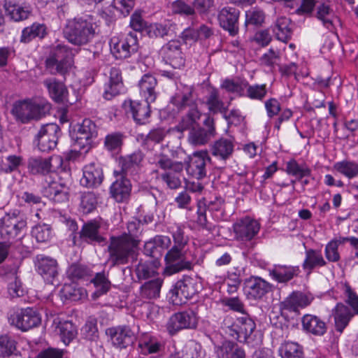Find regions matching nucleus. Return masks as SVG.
<instances>
[{"label":"nucleus","mask_w":358,"mask_h":358,"mask_svg":"<svg viewBox=\"0 0 358 358\" xmlns=\"http://www.w3.org/2000/svg\"><path fill=\"white\" fill-rule=\"evenodd\" d=\"M173 245L166 252L164 256L166 262L165 273L169 275L181 272L191 271L194 267L193 259L187 257L185 247L188 238L185 236L183 229L176 226L172 231Z\"/></svg>","instance_id":"nucleus-1"},{"label":"nucleus","mask_w":358,"mask_h":358,"mask_svg":"<svg viewBox=\"0 0 358 358\" xmlns=\"http://www.w3.org/2000/svg\"><path fill=\"white\" fill-rule=\"evenodd\" d=\"M94 25L92 15L76 17L67 23L64 34L71 43L83 45L89 43L94 36Z\"/></svg>","instance_id":"nucleus-2"},{"label":"nucleus","mask_w":358,"mask_h":358,"mask_svg":"<svg viewBox=\"0 0 358 358\" xmlns=\"http://www.w3.org/2000/svg\"><path fill=\"white\" fill-rule=\"evenodd\" d=\"M136 242L125 236H111L108 245V262L110 266L124 265L130 259H136L137 255Z\"/></svg>","instance_id":"nucleus-3"},{"label":"nucleus","mask_w":358,"mask_h":358,"mask_svg":"<svg viewBox=\"0 0 358 358\" xmlns=\"http://www.w3.org/2000/svg\"><path fill=\"white\" fill-rule=\"evenodd\" d=\"M26 226L27 222L16 213H7L0 219V238L5 241L0 242V264L8 255L10 245L8 241L14 238Z\"/></svg>","instance_id":"nucleus-4"},{"label":"nucleus","mask_w":358,"mask_h":358,"mask_svg":"<svg viewBox=\"0 0 358 358\" xmlns=\"http://www.w3.org/2000/svg\"><path fill=\"white\" fill-rule=\"evenodd\" d=\"M50 104L41 100H24L13 105L12 113L17 120L25 123L31 119H39L50 110Z\"/></svg>","instance_id":"nucleus-5"},{"label":"nucleus","mask_w":358,"mask_h":358,"mask_svg":"<svg viewBox=\"0 0 358 358\" xmlns=\"http://www.w3.org/2000/svg\"><path fill=\"white\" fill-rule=\"evenodd\" d=\"M155 164L157 166L164 170L160 175V179L169 189H175L181 186L184 169L182 162H173L166 155H159Z\"/></svg>","instance_id":"nucleus-6"},{"label":"nucleus","mask_w":358,"mask_h":358,"mask_svg":"<svg viewBox=\"0 0 358 358\" xmlns=\"http://www.w3.org/2000/svg\"><path fill=\"white\" fill-rule=\"evenodd\" d=\"M226 334L240 342H245L255 329V322L248 314L237 317L235 321L231 317H226L223 322Z\"/></svg>","instance_id":"nucleus-7"},{"label":"nucleus","mask_w":358,"mask_h":358,"mask_svg":"<svg viewBox=\"0 0 358 358\" xmlns=\"http://www.w3.org/2000/svg\"><path fill=\"white\" fill-rule=\"evenodd\" d=\"M72 66V52L66 45H58L45 60V66L52 74L65 75Z\"/></svg>","instance_id":"nucleus-8"},{"label":"nucleus","mask_w":358,"mask_h":358,"mask_svg":"<svg viewBox=\"0 0 358 358\" xmlns=\"http://www.w3.org/2000/svg\"><path fill=\"white\" fill-rule=\"evenodd\" d=\"M138 49V37L136 34L129 32L121 40L112 39L110 51L116 59H126L137 52Z\"/></svg>","instance_id":"nucleus-9"},{"label":"nucleus","mask_w":358,"mask_h":358,"mask_svg":"<svg viewBox=\"0 0 358 358\" xmlns=\"http://www.w3.org/2000/svg\"><path fill=\"white\" fill-rule=\"evenodd\" d=\"M60 128L57 124L50 123L43 125L36 136V142L41 152L53 150L57 143Z\"/></svg>","instance_id":"nucleus-10"},{"label":"nucleus","mask_w":358,"mask_h":358,"mask_svg":"<svg viewBox=\"0 0 358 358\" xmlns=\"http://www.w3.org/2000/svg\"><path fill=\"white\" fill-rule=\"evenodd\" d=\"M195 283L192 278L187 277L178 280L170 291V301L176 306L185 303L196 293Z\"/></svg>","instance_id":"nucleus-11"},{"label":"nucleus","mask_w":358,"mask_h":358,"mask_svg":"<svg viewBox=\"0 0 358 358\" xmlns=\"http://www.w3.org/2000/svg\"><path fill=\"white\" fill-rule=\"evenodd\" d=\"M9 321L10 324L26 331L38 326L41 323V318L35 310L27 308L11 315Z\"/></svg>","instance_id":"nucleus-12"},{"label":"nucleus","mask_w":358,"mask_h":358,"mask_svg":"<svg viewBox=\"0 0 358 358\" xmlns=\"http://www.w3.org/2000/svg\"><path fill=\"white\" fill-rule=\"evenodd\" d=\"M196 324L195 313L187 310L173 314L166 324V329L170 334L173 335L183 329L194 328Z\"/></svg>","instance_id":"nucleus-13"},{"label":"nucleus","mask_w":358,"mask_h":358,"mask_svg":"<svg viewBox=\"0 0 358 358\" xmlns=\"http://www.w3.org/2000/svg\"><path fill=\"white\" fill-rule=\"evenodd\" d=\"M160 55L163 60L174 69H180L185 64V58L178 41L172 40L163 45Z\"/></svg>","instance_id":"nucleus-14"},{"label":"nucleus","mask_w":358,"mask_h":358,"mask_svg":"<svg viewBox=\"0 0 358 358\" xmlns=\"http://www.w3.org/2000/svg\"><path fill=\"white\" fill-rule=\"evenodd\" d=\"M79 238L88 244L103 245L106 239L101 233V223L96 220H91L85 222L79 231Z\"/></svg>","instance_id":"nucleus-15"},{"label":"nucleus","mask_w":358,"mask_h":358,"mask_svg":"<svg viewBox=\"0 0 358 358\" xmlns=\"http://www.w3.org/2000/svg\"><path fill=\"white\" fill-rule=\"evenodd\" d=\"M205 128H192L189 133L188 141L193 145H202L207 143L215 134L214 120L207 116L203 122Z\"/></svg>","instance_id":"nucleus-16"},{"label":"nucleus","mask_w":358,"mask_h":358,"mask_svg":"<svg viewBox=\"0 0 358 358\" xmlns=\"http://www.w3.org/2000/svg\"><path fill=\"white\" fill-rule=\"evenodd\" d=\"M240 11L234 7H224L218 14V21L221 27L229 31L231 36L238 32V18Z\"/></svg>","instance_id":"nucleus-17"},{"label":"nucleus","mask_w":358,"mask_h":358,"mask_svg":"<svg viewBox=\"0 0 358 358\" xmlns=\"http://www.w3.org/2000/svg\"><path fill=\"white\" fill-rule=\"evenodd\" d=\"M75 141L80 148L90 147L92 139L97 136V129L96 124L90 119H85L83 122L78 125L76 132Z\"/></svg>","instance_id":"nucleus-18"},{"label":"nucleus","mask_w":358,"mask_h":358,"mask_svg":"<svg viewBox=\"0 0 358 358\" xmlns=\"http://www.w3.org/2000/svg\"><path fill=\"white\" fill-rule=\"evenodd\" d=\"M245 292L248 299H259L271 290L270 283L259 277H250L245 280Z\"/></svg>","instance_id":"nucleus-19"},{"label":"nucleus","mask_w":358,"mask_h":358,"mask_svg":"<svg viewBox=\"0 0 358 358\" xmlns=\"http://www.w3.org/2000/svg\"><path fill=\"white\" fill-rule=\"evenodd\" d=\"M259 224L255 220L246 217L234 224V231L236 239L250 241L259 232Z\"/></svg>","instance_id":"nucleus-20"},{"label":"nucleus","mask_w":358,"mask_h":358,"mask_svg":"<svg viewBox=\"0 0 358 358\" xmlns=\"http://www.w3.org/2000/svg\"><path fill=\"white\" fill-rule=\"evenodd\" d=\"M210 162L206 151L195 152L190 158L187 167V172L196 179H202L206 176V164Z\"/></svg>","instance_id":"nucleus-21"},{"label":"nucleus","mask_w":358,"mask_h":358,"mask_svg":"<svg viewBox=\"0 0 358 358\" xmlns=\"http://www.w3.org/2000/svg\"><path fill=\"white\" fill-rule=\"evenodd\" d=\"M106 334L110 336L113 344L120 349L131 346L135 341L134 334L128 327L110 328Z\"/></svg>","instance_id":"nucleus-22"},{"label":"nucleus","mask_w":358,"mask_h":358,"mask_svg":"<svg viewBox=\"0 0 358 358\" xmlns=\"http://www.w3.org/2000/svg\"><path fill=\"white\" fill-rule=\"evenodd\" d=\"M116 180L110 186V194L117 202H122L127 199L131 190L130 180L120 174L118 171H114Z\"/></svg>","instance_id":"nucleus-23"},{"label":"nucleus","mask_w":358,"mask_h":358,"mask_svg":"<svg viewBox=\"0 0 358 358\" xmlns=\"http://www.w3.org/2000/svg\"><path fill=\"white\" fill-rule=\"evenodd\" d=\"M312 299L301 292H293L280 303L282 310L299 314L301 308L310 304Z\"/></svg>","instance_id":"nucleus-24"},{"label":"nucleus","mask_w":358,"mask_h":358,"mask_svg":"<svg viewBox=\"0 0 358 358\" xmlns=\"http://www.w3.org/2000/svg\"><path fill=\"white\" fill-rule=\"evenodd\" d=\"M143 157L141 150H136L131 155L120 157L119 164L121 169L118 172L125 177L135 175L140 168Z\"/></svg>","instance_id":"nucleus-25"},{"label":"nucleus","mask_w":358,"mask_h":358,"mask_svg":"<svg viewBox=\"0 0 358 358\" xmlns=\"http://www.w3.org/2000/svg\"><path fill=\"white\" fill-rule=\"evenodd\" d=\"M43 195L55 203H62L69 201V187L64 183L51 181L45 186L43 190Z\"/></svg>","instance_id":"nucleus-26"},{"label":"nucleus","mask_w":358,"mask_h":358,"mask_svg":"<svg viewBox=\"0 0 358 358\" xmlns=\"http://www.w3.org/2000/svg\"><path fill=\"white\" fill-rule=\"evenodd\" d=\"M38 273L48 283L54 284V280L58 275L57 262L55 259L42 257L38 259L36 264Z\"/></svg>","instance_id":"nucleus-27"},{"label":"nucleus","mask_w":358,"mask_h":358,"mask_svg":"<svg viewBox=\"0 0 358 358\" xmlns=\"http://www.w3.org/2000/svg\"><path fill=\"white\" fill-rule=\"evenodd\" d=\"M152 102H148L145 99L142 101H125L124 105L129 106V110L131 113L134 120L138 124L146 123L150 115V104Z\"/></svg>","instance_id":"nucleus-28"},{"label":"nucleus","mask_w":358,"mask_h":358,"mask_svg":"<svg viewBox=\"0 0 358 358\" xmlns=\"http://www.w3.org/2000/svg\"><path fill=\"white\" fill-rule=\"evenodd\" d=\"M103 178L102 169L94 164L87 165L83 169V176L80 179L81 185L90 188L101 185Z\"/></svg>","instance_id":"nucleus-29"},{"label":"nucleus","mask_w":358,"mask_h":358,"mask_svg":"<svg viewBox=\"0 0 358 358\" xmlns=\"http://www.w3.org/2000/svg\"><path fill=\"white\" fill-rule=\"evenodd\" d=\"M121 71L116 67H112L110 70L108 83L105 85L103 97L110 100L117 95L122 89Z\"/></svg>","instance_id":"nucleus-30"},{"label":"nucleus","mask_w":358,"mask_h":358,"mask_svg":"<svg viewBox=\"0 0 358 358\" xmlns=\"http://www.w3.org/2000/svg\"><path fill=\"white\" fill-rule=\"evenodd\" d=\"M51 98L57 103L64 102L67 97L68 90L62 82L55 78H46L43 81Z\"/></svg>","instance_id":"nucleus-31"},{"label":"nucleus","mask_w":358,"mask_h":358,"mask_svg":"<svg viewBox=\"0 0 358 358\" xmlns=\"http://www.w3.org/2000/svg\"><path fill=\"white\" fill-rule=\"evenodd\" d=\"M299 271L298 266L286 265H275L269 270V275L279 283H286L297 275Z\"/></svg>","instance_id":"nucleus-32"},{"label":"nucleus","mask_w":358,"mask_h":358,"mask_svg":"<svg viewBox=\"0 0 358 358\" xmlns=\"http://www.w3.org/2000/svg\"><path fill=\"white\" fill-rule=\"evenodd\" d=\"M157 82L156 78L150 74H145L139 81L141 95L148 102H154L156 100L157 93L156 87Z\"/></svg>","instance_id":"nucleus-33"},{"label":"nucleus","mask_w":358,"mask_h":358,"mask_svg":"<svg viewBox=\"0 0 358 358\" xmlns=\"http://www.w3.org/2000/svg\"><path fill=\"white\" fill-rule=\"evenodd\" d=\"M234 150V142L230 139L224 138H221L215 141L210 148L212 155L224 161L227 160L232 155Z\"/></svg>","instance_id":"nucleus-34"},{"label":"nucleus","mask_w":358,"mask_h":358,"mask_svg":"<svg viewBox=\"0 0 358 358\" xmlns=\"http://www.w3.org/2000/svg\"><path fill=\"white\" fill-rule=\"evenodd\" d=\"M159 262L157 259L140 261L135 268V273L138 280H147L155 277L157 273Z\"/></svg>","instance_id":"nucleus-35"},{"label":"nucleus","mask_w":358,"mask_h":358,"mask_svg":"<svg viewBox=\"0 0 358 358\" xmlns=\"http://www.w3.org/2000/svg\"><path fill=\"white\" fill-rule=\"evenodd\" d=\"M303 329L316 336L323 335L327 330L325 323L318 317L313 315H305L302 317Z\"/></svg>","instance_id":"nucleus-36"},{"label":"nucleus","mask_w":358,"mask_h":358,"mask_svg":"<svg viewBox=\"0 0 358 358\" xmlns=\"http://www.w3.org/2000/svg\"><path fill=\"white\" fill-rule=\"evenodd\" d=\"M162 282V280L159 278L145 282L140 288V296L145 299L158 298Z\"/></svg>","instance_id":"nucleus-37"},{"label":"nucleus","mask_w":358,"mask_h":358,"mask_svg":"<svg viewBox=\"0 0 358 358\" xmlns=\"http://www.w3.org/2000/svg\"><path fill=\"white\" fill-rule=\"evenodd\" d=\"M201 114L194 106H192L188 112L182 117L181 120L176 127L177 131L183 132L187 129L195 128L194 125L200 119Z\"/></svg>","instance_id":"nucleus-38"},{"label":"nucleus","mask_w":358,"mask_h":358,"mask_svg":"<svg viewBox=\"0 0 358 358\" xmlns=\"http://www.w3.org/2000/svg\"><path fill=\"white\" fill-rule=\"evenodd\" d=\"M45 34L46 28L44 24L34 23L22 30L20 41L27 43L36 37L42 38Z\"/></svg>","instance_id":"nucleus-39"},{"label":"nucleus","mask_w":358,"mask_h":358,"mask_svg":"<svg viewBox=\"0 0 358 358\" xmlns=\"http://www.w3.org/2000/svg\"><path fill=\"white\" fill-rule=\"evenodd\" d=\"M326 264L320 252L310 249L306 251V259L303 263V268L310 272L315 267H321Z\"/></svg>","instance_id":"nucleus-40"},{"label":"nucleus","mask_w":358,"mask_h":358,"mask_svg":"<svg viewBox=\"0 0 358 358\" xmlns=\"http://www.w3.org/2000/svg\"><path fill=\"white\" fill-rule=\"evenodd\" d=\"M218 357H227L229 358H244L245 356L244 350L231 342H224L217 350Z\"/></svg>","instance_id":"nucleus-41"},{"label":"nucleus","mask_w":358,"mask_h":358,"mask_svg":"<svg viewBox=\"0 0 358 358\" xmlns=\"http://www.w3.org/2000/svg\"><path fill=\"white\" fill-rule=\"evenodd\" d=\"M350 317L351 313L348 307L338 303L335 308L334 313V320L337 330L341 332L348 324Z\"/></svg>","instance_id":"nucleus-42"},{"label":"nucleus","mask_w":358,"mask_h":358,"mask_svg":"<svg viewBox=\"0 0 358 358\" xmlns=\"http://www.w3.org/2000/svg\"><path fill=\"white\" fill-rule=\"evenodd\" d=\"M21 356L16 348V342L7 335L0 336V357Z\"/></svg>","instance_id":"nucleus-43"},{"label":"nucleus","mask_w":358,"mask_h":358,"mask_svg":"<svg viewBox=\"0 0 358 358\" xmlns=\"http://www.w3.org/2000/svg\"><path fill=\"white\" fill-rule=\"evenodd\" d=\"M289 19L285 17L278 18L273 28V32L278 40L286 42L290 38L291 29L289 27Z\"/></svg>","instance_id":"nucleus-44"},{"label":"nucleus","mask_w":358,"mask_h":358,"mask_svg":"<svg viewBox=\"0 0 358 358\" xmlns=\"http://www.w3.org/2000/svg\"><path fill=\"white\" fill-rule=\"evenodd\" d=\"M62 341L65 345H68L77 335V329L75 325L70 321L59 322L57 325Z\"/></svg>","instance_id":"nucleus-45"},{"label":"nucleus","mask_w":358,"mask_h":358,"mask_svg":"<svg viewBox=\"0 0 358 358\" xmlns=\"http://www.w3.org/2000/svg\"><path fill=\"white\" fill-rule=\"evenodd\" d=\"M28 169L33 174H45L50 171L51 164L48 159L31 158L29 160Z\"/></svg>","instance_id":"nucleus-46"},{"label":"nucleus","mask_w":358,"mask_h":358,"mask_svg":"<svg viewBox=\"0 0 358 358\" xmlns=\"http://www.w3.org/2000/svg\"><path fill=\"white\" fill-rule=\"evenodd\" d=\"M206 105L210 112L213 114L225 113L226 108L223 101L220 99V94L217 90H212L206 99Z\"/></svg>","instance_id":"nucleus-47"},{"label":"nucleus","mask_w":358,"mask_h":358,"mask_svg":"<svg viewBox=\"0 0 358 358\" xmlns=\"http://www.w3.org/2000/svg\"><path fill=\"white\" fill-rule=\"evenodd\" d=\"M334 169L350 179L358 176V164L351 161L338 162L334 165Z\"/></svg>","instance_id":"nucleus-48"},{"label":"nucleus","mask_w":358,"mask_h":358,"mask_svg":"<svg viewBox=\"0 0 358 358\" xmlns=\"http://www.w3.org/2000/svg\"><path fill=\"white\" fill-rule=\"evenodd\" d=\"M279 355L282 358H301L302 348L296 343L287 342L280 346Z\"/></svg>","instance_id":"nucleus-49"},{"label":"nucleus","mask_w":358,"mask_h":358,"mask_svg":"<svg viewBox=\"0 0 358 358\" xmlns=\"http://www.w3.org/2000/svg\"><path fill=\"white\" fill-rule=\"evenodd\" d=\"M317 17L327 29H331L333 27L334 11L329 5L322 3L317 6Z\"/></svg>","instance_id":"nucleus-50"},{"label":"nucleus","mask_w":358,"mask_h":358,"mask_svg":"<svg viewBox=\"0 0 358 358\" xmlns=\"http://www.w3.org/2000/svg\"><path fill=\"white\" fill-rule=\"evenodd\" d=\"M31 234L38 242H48L52 237V228L48 224H39L33 227Z\"/></svg>","instance_id":"nucleus-51"},{"label":"nucleus","mask_w":358,"mask_h":358,"mask_svg":"<svg viewBox=\"0 0 358 358\" xmlns=\"http://www.w3.org/2000/svg\"><path fill=\"white\" fill-rule=\"evenodd\" d=\"M22 164L23 159L21 156L11 155L5 158L0 169L2 171L10 173L17 171Z\"/></svg>","instance_id":"nucleus-52"},{"label":"nucleus","mask_w":358,"mask_h":358,"mask_svg":"<svg viewBox=\"0 0 358 358\" xmlns=\"http://www.w3.org/2000/svg\"><path fill=\"white\" fill-rule=\"evenodd\" d=\"M97 199L93 192H84L80 197V209L85 214L92 212L96 206Z\"/></svg>","instance_id":"nucleus-53"},{"label":"nucleus","mask_w":358,"mask_h":358,"mask_svg":"<svg viewBox=\"0 0 358 358\" xmlns=\"http://www.w3.org/2000/svg\"><path fill=\"white\" fill-rule=\"evenodd\" d=\"M6 10L10 17L15 22L27 19L31 13L29 8L19 5H8Z\"/></svg>","instance_id":"nucleus-54"},{"label":"nucleus","mask_w":358,"mask_h":358,"mask_svg":"<svg viewBox=\"0 0 358 358\" xmlns=\"http://www.w3.org/2000/svg\"><path fill=\"white\" fill-rule=\"evenodd\" d=\"M142 226L141 222L137 220L129 222L127 224L128 233H124L120 236H125L127 239L134 240L138 246L140 242L138 236L143 231Z\"/></svg>","instance_id":"nucleus-55"},{"label":"nucleus","mask_w":358,"mask_h":358,"mask_svg":"<svg viewBox=\"0 0 358 358\" xmlns=\"http://www.w3.org/2000/svg\"><path fill=\"white\" fill-rule=\"evenodd\" d=\"M245 90V95L251 99L262 100L267 94L266 85L265 84L250 85L248 83Z\"/></svg>","instance_id":"nucleus-56"},{"label":"nucleus","mask_w":358,"mask_h":358,"mask_svg":"<svg viewBox=\"0 0 358 358\" xmlns=\"http://www.w3.org/2000/svg\"><path fill=\"white\" fill-rule=\"evenodd\" d=\"M124 135L120 132L108 134L105 138L104 145L110 151L120 149L122 145Z\"/></svg>","instance_id":"nucleus-57"},{"label":"nucleus","mask_w":358,"mask_h":358,"mask_svg":"<svg viewBox=\"0 0 358 358\" xmlns=\"http://www.w3.org/2000/svg\"><path fill=\"white\" fill-rule=\"evenodd\" d=\"M99 295L106 294L110 288V282L108 280L103 273H98L92 280Z\"/></svg>","instance_id":"nucleus-58"},{"label":"nucleus","mask_w":358,"mask_h":358,"mask_svg":"<svg viewBox=\"0 0 358 358\" xmlns=\"http://www.w3.org/2000/svg\"><path fill=\"white\" fill-rule=\"evenodd\" d=\"M286 169L289 174L294 176L299 179L308 176L310 174V170L308 168H303L300 166L294 160L287 163Z\"/></svg>","instance_id":"nucleus-59"},{"label":"nucleus","mask_w":358,"mask_h":358,"mask_svg":"<svg viewBox=\"0 0 358 358\" xmlns=\"http://www.w3.org/2000/svg\"><path fill=\"white\" fill-rule=\"evenodd\" d=\"M222 87L230 92H235L240 95L244 94L248 83L245 81L235 82L232 80L226 79L222 84Z\"/></svg>","instance_id":"nucleus-60"},{"label":"nucleus","mask_w":358,"mask_h":358,"mask_svg":"<svg viewBox=\"0 0 358 358\" xmlns=\"http://www.w3.org/2000/svg\"><path fill=\"white\" fill-rule=\"evenodd\" d=\"M83 336L91 341H96L99 337L96 322L94 320L87 321L81 329Z\"/></svg>","instance_id":"nucleus-61"},{"label":"nucleus","mask_w":358,"mask_h":358,"mask_svg":"<svg viewBox=\"0 0 358 358\" xmlns=\"http://www.w3.org/2000/svg\"><path fill=\"white\" fill-rule=\"evenodd\" d=\"M172 11L186 16H193L195 14L194 8L182 0H177L172 3Z\"/></svg>","instance_id":"nucleus-62"},{"label":"nucleus","mask_w":358,"mask_h":358,"mask_svg":"<svg viewBox=\"0 0 358 358\" xmlns=\"http://www.w3.org/2000/svg\"><path fill=\"white\" fill-rule=\"evenodd\" d=\"M138 347L143 354L148 355L159 352L162 348V345L156 341L144 340L139 342Z\"/></svg>","instance_id":"nucleus-63"},{"label":"nucleus","mask_w":358,"mask_h":358,"mask_svg":"<svg viewBox=\"0 0 358 358\" xmlns=\"http://www.w3.org/2000/svg\"><path fill=\"white\" fill-rule=\"evenodd\" d=\"M130 27L136 31L146 32L148 25L143 19L139 11H135L131 16Z\"/></svg>","instance_id":"nucleus-64"}]
</instances>
